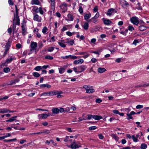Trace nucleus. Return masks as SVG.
Masks as SVG:
<instances>
[{"instance_id": "obj_1", "label": "nucleus", "mask_w": 149, "mask_h": 149, "mask_svg": "<svg viewBox=\"0 0 149 149\" xmlns=\"http://www.w3.org/2000/svg\"><path fill=\"white\" fill-rule=\"evenodd\" d=\"M37 45V43L36 42H31L30 46L31 49L29 50V52L28 53L29 55H30L32 54V52L34 51L36 52Z\"/></svg>"}, {"instance_id": "obj_2", "label": "nucleus", "mask_w": 149, "mask_h": 149, "mask_svg": "<svg viewBox=\"0 0 149 149\" xmlns=\"http://www.w3.org/2000/svg\"><path fill=\"white\" fill-rule=\"evenodd\" d=\"M15 7L16 13L14 15V16L13 25H14V24H15L16 25L17 24L19 25L20 23V20L19 18V17L18 16L17 8L16 5L15 6Z\"/></svg>"}, {"instance_id": "obj_3", "label": "nucleus", "mask_w": 149, "mask_h": 149, "mask_svg": "<svg viewBox=\"0 0 149 149\" xmlns=\"http://www.w3.org/2000/svg\"><path fill=\"white\" fill-rule=\"evenodd\" d=\"M130 21L133 24L136 25L139 23V18L136 16L132 17L130 18Z\"/></svg>"}, {"instance_id": "obj_4", "label": "nucleus", "mask_w": 149, "mask_h": 149, "mask_svg": "<svg viewBox=\"0 0 149 149\" xmlns=\"http://www.w3.org/2000/svg\"><path fill=\"white\" fill-rule=\"evenodd\" d=\"M81 146V145L79 142L76 143L75 140H74L73 142L70 146H69L68 147H70L72 149H76L78 148Z\"/></svg>"}, {"instance_id": "obj_5", "label": "nucleus", "mask_w": 149, "mask_h": 149, "mask_svg": "<svg viewBox=\"0 0 149 149\" xmlns=\"http://www.w3.org/2000/svg\"><path fill=\"white\" fill-rule=\"evenodd\" d=\"M33 20L38 22H41L42 21V17L38 14H33Z\"/></svg>"}, {"instance_id": "obj_6", "label": "nucleus", "mask_w": 149, "mask_h": 149, "mask_svg": "<svg viewBox=\"0 0 149 149\" xmlns=\"http://www.w3.org/2000/svg\"><path fill=\"white\" fill-rule=\"evenodd\" d=\"M102 20L104 24L106 25H109L113 24L112 22L110 19L104 17L102 18Z\"/></svg>"}, {"instance_id": "obj_7", "label": "nucleus", "mask_w": 149, "mask_h": 149, "mask_svg": "<svg viewBox=\"0 0 149 149\" xmlns=\"http://www.w3.org/2000/svg\"><path fill=\"white\" fill-rule=\"evenodd\" d=\"M117 11L114 9L111 8L108 10L107 15L110 16L115 13H117Z\"/></svg>"}, {"instance_id": "obj_8", "label": "nucleus", "mask_w": 149, "mask_h": 149, "mask_svg": "<svg viewBox=\"0 0 149 149\" xmlns=\"http://www.w3.org/2000/svg\"><path fill=\"white\" fill-rule=\"evenodd\" d=\"M21 25L22 31V34L23 35H25L26 33V28L25 22L24 21L21 24Z\"/></svg>"}, {"instance_id": "obj_9", "label": "nucleus", "mask_w": 149, "mask_h": 149, "mask_svg": "<svg viewBox=\"0 0 149 149\" xmlns=\"http://www.w3.org/2000/svg\"><path fill=\"white\" fill-rule=\"evenodd\" d=\"M87 68V66L86 65H81L78 66V69H79V72L81 73L85 70Z\"/></svg>"}, {"instance_id": "obj_10", "label": "nucleus", "mask_w": 149, "mask_h": 149, "mask_svg": "<svg viewBox=\"0 0 149 149\" xmlns=\"http://www.w3.org/2000/svg\"><path fill=\"white\" fill-rule=\"evenodd\" d=\"M84 62L83 59H80L78 60H76L73 61V64L75 65H80Z\"/></svg>"}, {"instance_id": "obj_11", "label": "nucleus", "mask_w": 149, "mask_h": 149, "mask_svg": "<svg viewBox=\"0 0 149 149\" xmlns=\"http://www.w3.org/2000/svg\"><path fill=\"white\" fill-rule=\"evenodd\" d=\"M67 4L65 3H63L60 6V7L61 9L63 10V12H65L67 10Z\"/></svg>"}, {"instance_id": "obj_12", "label": "nucleus", "mask_w": 149, "mask_h": 149, "mask_svg": "<svg viewBox=\"0 0 149 149\" xmlns=\"http://www.w3.org/2000/svg\"><path fill=\"white\" fill-rule=\"evenodd\" d=\"M66 42H65V43H67L69 45H72L74 44V42L73 40H69L66 39Z\"/></svg>"}, {"instance_id": "obj_13", "label": "nucleus", "mask_w": 149, "mask_h": 149, "mask_svg": "<svg viewBox=\"0 0 149 149\" xmlns=\"http://www.w3.org/2000/svg\"><path fill=\"white\" fill-rule=\"evenodd\" d=\"M15 57L12 58L11 56L9 58L7 59L6 61V62L4 63H3L2 65L1 66H4L6 63H10L13 59H15Z\"/></svg>"}, {"instance_id": "obj_14", "label": "nucleus", "mask_w": 149, "mask_h": 149, "mask_svg": "<svg viewBox=\"0 0 149 149\" xmlns=\"http://www.w3.org/2000/svg\"><path fill=\"white\" fill-rule=\"evenodd\" d=\"M141 23L142 24L139 26V29L141 31L146 30L147 29V27L143 25L145 24V22L142 21Z\"/></svg>"}, {"instance_id": "obj_15", "label": "nucleus", "mask_w": 149, "mask_h": 149, "mask_svg": "<svg viewBox=\"0 0 149 149\" xmlns=\"http://www.w3.org/2000/svg\"><path fill=\"white\" fill-rule=\"evenodd\" d=\"M135 114H136V113L133 111H132L130 113H127V116L128 117V118H127V119L128 120L132 119L133 117H132V116Z\"/></svg>"}, {"instance_id": "obj_16", "label": "nucleus", "mask_w": 149, "mask_h": 149, "mask_svg": "<svg viewBox=\"0 0 149 149\" xmlns=\"http://www.w3.org/2000/svg\"><path fill=\"white\" fill-rule=\"evenodd\" d=\"M67 21H72L74 19V17L71 14H68L67 15V18L65 19Z\"/></svg>"}, {"instance_id": "obj_17", "label": "nucleus", "mask_w": 149, "mask_h": 149, "mask_svg": "<svg viewBox=\"0 0 149 149\" xmlns=\"http://www.w3.org/2000/svg\"><path fill=\"white\" fill-rule=\"evenodd\" d=\"M72 27L71 25H67L64 26L62 29H61V31L62 32H64L65 31L67 30L68 29Z\"/></svg>"}, {"instance_id": "obj_18", "label": "nucleus", "mask_w": 149, "mask_h": 149, "mask_svg": "<svg viewBox=\"0 0 149 149\" xmlns=\"http://www.w3.org/2000/svg\"><path fill=\"white\" fill-rule=\"evenodd\" d=\"M91 17V15L90 13H86L84 16V19L86 20H87Z\"/></svg>"}, {"instance_id": "obj_19", "label": "nucleus", "mask_w": 149, "mask_h": 149, "mask_svg": "<svg viewBox=\"0 0 149 149\" xmlns=\"http://www.w3.org/2000/svg\"><path fill=\"white\" fill-rule=\"evenodd\" d=\"M107 71V70L104 68H99L97 69V71L98 72L100 73H102Z\"/></svg>"}, {"instance_id": "obj_20", "label": "nucleus", "mask_w": 149, "mask_h": 149, "mask_svg": "<svg viewBox=\"0 0 149 149\" xmlns=\"http://www.w3.org/2000/svg\"><path fill=\"white\" fill-rule=\"evenodd\" d=\"M38 116L39 118H42L44 119L46 118L47 117V114L46 113H42L39 114Z\"/></svg>"}, {"instance_id": "obj_21", "label": "nucleus", "mask_w": 149, "mask_h": 149, "mask_svg": "<svg viewBox=\"0 0 149 149\" xmlns=\"http://www.w3.org/2000/svg\"><path fill=\"white\" fill-rule=\"evenodd\" d=\"M139 136V134H137L136 136L133 135L132 136V139L134 142H136L138 141V138Z\"/></svg>"}, {"instance_id": "obj_22", "label": "nucleus", "mask_w": 149, "mask_h": 149, "mask_svg": "<svg viewBox=\"0 0 149 149\" xmlns=\"http://www.w3.org/2000/svg\"><path fill=\"white\" fill-rule=\"evenodd\" d=\"M92 88H89L86 91V93H92L94 92L95 90Z\"/></svg>"}, {"instance_id": "obj_23", "label": "nucleus", "mask_w": 149, "mask_h": 149, "mask_svg": "<svg viewBox=\"0 0 149 149\" xmlns=\"http://www.w3.org/2000/svg\"><path fill=\"white\" fill-rule=\"evenodd\" d=\"M57 93L56 97L58 98H60L63 97V95H62L63 93V92L61 91H57Z\"/></svg>"}, {"instance_id": "obj_24", "label": "nucleus", "mask_w": 149, "mask_h": 149, "mask_svg": "<svg viewBox=\"0 0 149 149\" xmlns=\"http://www.w3.org/2000/svg\"><path fill=\"white\" fill-rule=\"evenodd\" d=\"M59 72L60 74H63L65 71V68L64 67H61L58 68Z\"/></svg>"}, {"instance_id": "obj_25", "label": "nucleus", "mask_w": 149, "mask_h": 149, "mask_svg": "<svg viewBox=\"0 0 149 149\" xmlns=\"http://www.w3.org/2000/svg\"><path fill=\"white\" fill-rule=\"evenodd\" d=\"M93 118L95 120H99L102 119V117L100 116L93 115Z\"/></svg>"}, {"instance_id": "obj_26", "label": "nucleus", "mask_w": 149, "mask_h": 149, "mask_svg": "<svg viewBox=\"0 0 149 149\" xmlns=\"http://www.w3.org/2000/svg\"><path fill=\"white\" fill-rule=\"evenodd\" d=\"M64 42V40H62L61 42H58V44L59 45L63 48H64L66 47V45L64 44L63 43Z\"/></svg>"}, {"instance_id": "obj_27", "label": "nucleus", "mask_w": 149, "mask_h": 149, "mask_svg": "<svg viewBox=\"0 0 149 149\" xmlns=\"http://www.w3.org/2000/svg\"><path fill=\"white\" fill-rule=\"evenodd\" d=\"M89 24L88 22H85L82 26L83 28L85 30H87L88 28Z\"/></svg>"}, {"instance_id": "obj_28", "label": "nucleus", "mask_w": 149, "mask_h": 149, "mask_svg": "<svg viewBox=\"0 0 149 149\" xmlns=\"http://www.w3.org/2000/svg\"><path fill=\"white\" fill-rule=\"evenodd\" d=\"M84 114H83L82 117H79L78 118L79 120H78V121L80 122L83 120H87V118L86 117H84Z\"/></svg>"}, {"instance_id": "obj_29", "label": "nucleus", "mask_w": 149, "mask_h": 149, "mask_svg": "<svg viewBox=\"0 0 149 149\" xmlns=\"http://www.w3.org/2000/svg\"><path fill=\"white\" fill-rule=\"evenodd\" d=\"M40 86L41 88L47 87V88H50L51 86L50 85L48 84H42L40 85Z\"/></svg>"}, {"instance_id": "obj_30", "label": "nucleus", "mask_w": 149, "mask_h": 149, "mask_svg": "<svg viewBox=\"0 0 149 149\" xmlns=\"http://www.w3.org/2000/svg\"><path fill=\"white\" fill-rule=\"evenodd\" d=\"M52 112L54 114H57L59 112V109L58 108L53 109H52Z\"/></svg>"}, {"instance_id": "obj_31", "label": "nucleus", "mask_w": 149, "mask_h": 149, "mask_svg": "<svg viewBox=\"0 0 149 149\" xmlns=\"http://www.w3.org/2000/svg\"><path fill=\"white\" fill-rule=\"evenodd\" d=\"M129 6L128 3L125 1H124V2L122 4V6L124 8H126L127 7Z\"/></svg>"}, {"instance_id": "obj_32", "label": "nucleus", "mask_w": 149, "mask_h": 149, "mask_svg": "<svg viewBox=\"0 0 149 149\" xmlns=\"http://www.w3.org/2000/svg\"><path fill=\"white\" fill-rule=\"evenodd\" d=\"M32 4L38 5L39 4V1L38 0H32L31 2Z\"/></svg>"}, {"instance_id": "obj_33", "label": "nucleus", "mask_w": 149, "mask_h": 149, "mask_svg": "<svg viewBox=\"0 0 149 149\" xmlns=\"http://www.w3.org/2000/svg\"><path fill=\"white\" fill-rule=\"evenodd\" d=\"M51 3L52 9L53 10L55 9L54 8V0H50Z\"/></svg>"}, {"instance_id": "obj_34", "label": "nucleus", "mask_w": 149, "mask_h": 149, "mask_svg": "<svg viewBox=\"0 0 149 149\" xmlns=\"http://www.w3.org/2000/svg\"><path fill=\"white\" fill-rule=\"evenodd\" d=\"M57 91H54L49 92L50 95L53 96L56 95L57 93Z\"/></svg>"}, {"instance_id": "obj_35", "label": "nucleus", "mask_w": 149, "mask_h": 149, "mask_svg": "<svg viewBox=\"0 0 149 149\" xmlns=\"http://www.w3.org/2000/svg\"><path fill=\"white\" fill-rule=\"evenodd\" d=\"M111 136L116 141H118L119 140V138L116 136L114 134H112L111 135Z\"/></svg>"}, {"instance_id": "obj_36", "label": "nucleus", "mask_w": 149, "mask_h": 149, "mask_svg": "<svg viewBox=\"0 0 149 149\" xmlns=\"http://www.w3.org/2000/svg\"><path fill=\"white\" fill-rule=\"evenodd\" d=\"M147 147V145L145 143H142L141 144V148L142 149H145Z\"/></svg>"}, {"instance_id": "obj_37", "label": "nucleus", "mask_w": 149, "mask_h": 149, "mask_svg": "<svg viewBox=\"0 0 149 149\" xmlns=\"http://www.w3.org/2000/svg\"><path fill=\"white\" fill-rule=\"evenodd\" d=\"M47 28L46 27H45L43 28L42 30V32L44 34H45L47 33L46 32L47 31Z\"/></svg>"}, {"instance_id": "obj_38", "label": "nucleus", "mask_w": 149, "mask_h": 149, "mask_svg": "<svg viewBox=\"0 0 149 149\" xmlns=\"http://www.w3.org/2000/svg\"><path fill=\"white\" fill-rule=\"evenodd\" d=\"M10 70V69L9 68L6 67V68H4L3 69L4 72L6 73H8L9 72Z\"/></svg>"}, {"instance_id": "obj_39", "label": "nucleus", "mask_w": 149, "mask_h": 149, "mask_svg": "<svg viewBox=\"0 0 149 149\" xmlns=\"http://www.w3.org/2000/svg\"><path fill=\"white\" fill-rule=\"evenodd\" d=\"M41 69V66H37L34 69V70L36 71H39Z\"/></svg>"}, {"instance_id": "obj_40", "label": "nucleus", "mask_w": 149, "mask_h": 149, "mask_svg": "<svg viewBox=\"0 0 149 149\" xmlns=\"http://www.w3.org/2000/svg\"><path fill=\"white\" fill-rule=\"evenodd\" d=\"M45 58L46 59H48L49 60H52L53 59V57L49 55H47L45 57Z\"/></svg>"}, {"instance_id": "obj_41", "label": "nucleus", "mask_w": 149, "mask_h": 149, "mask_svg": "<svg viewBox=\"0 0 149 149\" xmlns=\"http://www.w3.org/2000/svg\"><path fill=\"white\" fill-rule=\"evenodd\" d=\"M33 76L35 77H40V74L37 72H34L33 73Z\"/></svg>"}, {"instance_id": "obj_42", "label": "nucleus", "mask_w": 149, "mask_h": 149, "mask_svg": "<svg viewBox=\"0 0 149 149\" xmlns=\"http://www.w3.org/2000/svg\"><path fill=\"white\" fill-rule=\"evenodd\" d=\"M78 58V56H74V55H70V58L72 59L73 60H74L77 59Z\"/></svg>"}, {"instance_id": "obj_43", "label": "nucleus", "mask_w": 149, "mask_h": 149, "mask_svg": "<svg viewBox=\"0 0 149 149\" xmlns=\"http://www.w3.org/2000/svg\"><path fill=\"white\" fill-rule=\"evenodd\" d=\"M128 29L131 31H132L134 29V28L132 25H129L127 27Z\"/></svg>"}, {"instance_id": "obj_44", "label": "nucleus", "mask_w": 149, "mask_h": 149, "mask_svg": "<svg viewBox=\"0 0 149 149\" xmlns=\"http://www.w3.org/2000/svg\"><path fill=\"white\" fill-rule=\"evenodd\" d=\"M17 80V79H15L14 80H12L10 81V83L9 84V85H11L15 84L16 83V81Z\"/></svg>"}, {"instance_id": "obj_45", "label": "nucleus", "mask_w": 149, "mask_h": 149, "mask_svg": "<svg viewBox=\"0 0 149 149\" xmlns=\"http://www.w3.org/2000/svg\"><path fill=\"white\" fill-rule=\"evenodd\" d=\"M64 141L65 142H67L68 141H72V140H70V137L68 136H66L65 139H64Z\"/></svg>"}, {"instance_id": "obj_46", "label": "nucleus", "mask_w": 149, "mask_h": 149, "mask_svg": "<svg viewBox=\"0 0 149 149\" xmlns=\"http://www.w3.org/2000/svg\"><path fill=\"white\" fill-rule=\"evenodd\" d=\"M9 110L6 108L2 109V113H4L8 112Z\"/></svg>"}, {"instance_id": "obj_47", "label": "nucleus", "mask_w": 149, "mask_h": 149, "mask_svg": "<svg viewBox=\"0 0 149 149\" xmlns=\"http://www.w3.org/2000/svg\"><path fill=\"white\" fill-rule=\"evenodd\" d=\"M93 86H87V85H84L83 86V88H85L86 91H87V89L89 88H92Z\"/></svg>"}, {"instance_id": "obj_48", "label": "nucleus", "mask_w": 149, "mask_h": 149, "mask_svg": "<svg viewBox=\"0 0 149 149\" xmlns=\"http://www.w3.org/2000/svg\"><path fill=\"white\" fill-rule=\"evenodd\" d=\"M73 70L75 73H78L79 69H78V66L76 67H74L73 68Z\"/></svg>"}, {"instance_id": "obj_49", "label": "nucleus", "mask_w": 149, "mask_h": 149, "mask_svg": "<svg viewBox=\"0 0 149 149\" xmlns=\"http://www.w3.org/2000/svg\"><path fill=\"white\" fill-rule=\"evenodd\" d=\"M15 120V119L14 118H13V117L10 118L9 120H6V122H12Z\"/></svg>"}, {"instance_id": "obj_50", "label": "nucleus", "mask_w": 149, "mask_h": 149, "mask_svg": "<svg viewBox=\"0 0 149 149\" xmlns=\"http://www.w3.org/2000/svg\"><path fill=\"white\" fill-rule=\"evenodd\" d=\"M100 15L99 13L98 12H97L94 17H92V19L93 18L97 19L98 18Z\"/></svg>"}, {"instance_id": "obj_51", "label": "nucleus", "mask_w": 149, "mask_h": 149, "mask_svg": "<svg viewBox=\"0 0 149 149\" xmlns=\"http://www.w3.org/2000/svg\"><path fill=\"white\" fill-rule=\"evenodd\" d=\"M87 119L88 120H90L91 118H93V115H90V114H88L87 115Z\"/></svg>"}, {"instance_id": "obj_52", "label": "nucleus", "mask_w": 149, "mask_h": 149, "mask_svg": "<svg viewBox=\"0 0 149 149\" xmlns=\"http://www.w3.org/2000/svg\"><path fill=\"white\" fill-rule=\"evenodd\" d=\"M125 111L127 112V113H129V112L130 111L131 109L130 108H126L125 109H122V111Z\"/></svg>"}, {"instance_id": "obj_53", "label": "nucleus", "mask_w": 149, "mask_h": 149, "mask_svg": "<svg viewBox=\"0 0 149 149\" xmlns=\"http://www.w3.org/2000/svg\"><path fill=\"white\" fill-rule=\"evenodd\" d=\"M39 12L41 14L43 15L44 13V12L42 8L41 7H40L39 9Z\"/></svg>"}, {"instance_id": "obj_54", "label": "nucleus", "mask_w": 149, "mask_h": 149, "mask_svg": "<svg viewBox=\"0 0 149 149\" xmlns=\"http://www.w3.org/2000/svg\"><path fill=\"white\" fill-rule=\"evenodd\" d=\"M61 58H62L63 59L70 58V55L66 56H62Z\"/></svg>"}, {"instance_id": "obj_55", "label": "nucleus", "mask_w": 149, "mask_h": 149, "mask_svg": "<svg viewBox=\"0 0 149 149\" xmlns=\"http://www.w3.org/2000/svg\"><path fill=\"white\" fill-rule=\"evenodd\" d=\"M98 10V7L97 6H95L94 8L93 9V12H97Z\"/></svg>"}, {"instance_id": "obj_56", "label": "nucleus", "mask_w": 149, "mask_h": 149, "mask_svg": "<svg viewBox=\"0 0 149 149\" xmlns=\"http://www.w3.org/2000/svg\"><path fill=\"white\" fill-rule=\"evenodd\" d=\"M66 33L67 35H68L69 36H71L73 35L72 33L70 32H69V31L66 32Z\"/></svg>"}, {"instance_id": "obj_57", "label": "nucleus", "mask_w": 149, "mask_h": 149, "mask_svg": "<svg viewBox=\"0 0 149 149\" xmlns=\"http://www.w3.org/2000/svg\"><path fill=\"white\" fill-rule=\"evenodd\" d=\"M89 55H90L89 54L87 53L86 52V53L84 55V56H83V57L84 58H88L89 56Z\"/></svg>"}, {"instance_id": "obj_58", "label": "nucleus", "mask_w": 149, "mask_h": 149, "mask_svg": "<svg viewBox=\"0 0 149 149\" xmlns=\"http://www.w3.org/2000/svg\"><path fill=\"white\" fill-rule=\"evenodd\" d=\"M33 10L36 13H38L39 12V9L37 7H35L33 9Z\"/></svg>"}, {"instance_id": "obj_59", "label": "nucleus", "mask_w": 149, "mask_h": 149, "mask_svg": "<svg viewBox=\"0 0 149 149\" xmlns=\"http://www.w3.org/2000/svg\"><path fill=\"white\" fill-rule=\"evenodd\" d=\"M139 43V42L138 40H135L132 43V44L135 45H136L137 44V43Z\"/></svg>"}, {"instance_id": "obj_60", "label": "nucleus", "mask_w": 149, "mask_h": 149, "mask_svg": "<svg viewBox=\"0 0 149 149\" xmlns=\"http://www.w3.org/2000/svg\"><path fill=\"white\" fill-rule=\"evenodd\" d=\"M96 127L95 126L90 127L89 128V130H94L96 129Z\"/></svg>"}, {"instance_id": "obj_61", "label": "nucleus", "mask_w": 149, "mask_h": 149, "mask_svg": "<svg viewBox=\"0 0 149 149\" xmlns=\"http://www.w3.org/2000/svg\"><path fill=\"white\" fill-rule=\"evenodd\" d=\"M41 95L50 96L49 92V93H44L41 94Z\"/></svg>"}, {"instance_id": "obj_62", "label": "nucleus", "mask_w": 149, "mask_h": 149, "mask_svg": "<svg viewBox=\"0 0 149 149\" xmlns=\"http://www.w3.org/2000/svg\"><path fill=\"white\" fill-rule=\"evenodd\" d=\"M27 50L24 51L23 53L22 57L26 56L27 54Z\"/></svg>"}, {"instance_id": "obj_63", "label": "nucleus", "mask_w": 149, "mask_h": 149, "mask_svg": "<svg viewBox=\"0 0 149 149\" xmlns=\"http://www.w3.org/2000/svg\"><path fill=\"white\" fill-rule=\"evenodd\" d=\"M97 61V60L94 58H93L91 60V61L92 63H95Z\"/></svg>"}, {"instance_id": "obj_64", "label": "nucleus", "mask_w": 149, "mask_h": 149, "mask_svg": "<svg viewBox=\"0 0 149 149\" xmlns=\"http://www.w3.org/2000/svg\"><path fill=\"white\" fill-rule=\"evenodd\" d=\"M79 11L80 13H83V9L81 7V6L79 7Z\"/></svg>"}]
</instances>
